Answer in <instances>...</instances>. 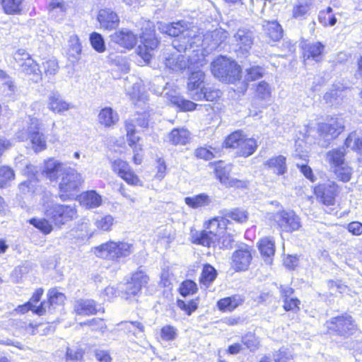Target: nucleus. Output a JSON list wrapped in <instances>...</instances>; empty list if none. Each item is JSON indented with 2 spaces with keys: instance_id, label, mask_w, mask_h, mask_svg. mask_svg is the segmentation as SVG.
<instances>
[{
  "instance_id": "2eb2a0df",
  "label": "nucleus",
  "mask_w": 362,
  "mask_h": 362,
  "mask_svg": "<svg viewBox=\"0 0 362 362\" xmlns=\"http://www.w3.org/2000/svg\"><path fill=\"white\" fill-rule=\"evenodd\" d=\"M105 310L99 308L96 300L90 298H79L74 301L72 313L78 317H90L103 313Z\"/></svg>"
},
{
  "instance_id": "c756f323",
  "label": "nucleus",
  "mask_w": 362,
  "mask_h": 362,
  "mask_svg": "<svg viewBox=\"0 0 362 362\" xmlns=\"http://www.w3.org/2000/svg\"><path fill=\"white\" fill-rule=\"evenodd\" d=\"M98 120L104 127H112L119 121V116L111 107H107L100 111Z\"/></svg>"
},
{
  "instance_id": "6e6552de",
  "label": "nucleus",
  "mask_w": 362,
  "mask_h": 362,
  "mask_svg": "<svg viewBox=\"0 0 362 362\" xmlns=\"http://www.w3.org/2000/svg\"><path fill=\"white\" fill-rule=\"evenodd\" d=\"M255 250L247 243L239 244L232 252L230 264L235 272H245L250 269L255 256Z\"/></svg>"
},
{
  "instance_id": "72a5a7b5",
  "label": "nucleus",
  "mask_w": 362,
  "mask_h": 362,
  "mask_svg": "<svg viewBox=\"0 0 362 362\" xmlns=\"http://www.w3.org/2000/svg\"><path fill=\"white\" fill-rule=\"evenodd\" d=\"M265 165L278 175H284L287 171L286 158L281 155L271 158Z\"/></svg>"
},
{
  "instance_id": "1a4fd4ad",
  "label": "nucleus",
  "mask_w": 362,
  "mask_h": 362,
  "mask_svg": "<svg viewBox=\"0 0 362 362\" xmlns=\"http://www.w3.org/2000/svg\"><path fill=\"white\" fill-rule=\"evenodd\" d=\"M45 214L57 228H61L62 226L78 216L77 209L74 205L61 204L51 205L46 209Z\"/></svg>"
},
{
  "instance_id": "bf43d9fd",
  "label": "nucleus",
  "mask_w": 362,
  "mask_h": 362,
  "mask_svg": "<svg viewBox=\"0 0 362 362\" xmlns=\"http://www.w3.org/2000/svg\"><path fill=\"white\" fill-rule=\"evenodd\" d=\"M267 30L268 35L274 41H276L282 37L281 28L276 21L269 23Z\"/></svg>"
},
{
  "instance_id": "9b49d317",
  "label": "nucleus",
  "mask_w": 362,
  "mask_h": 362,
  "mask_svg": "<svg viewBox=\"0 0 362 362\" xmlns=\"http://www.w3.org/2000/svg\"><path fill=\"white\" fill-rule=\"evenodd\" d=\"M150 282V277L147 273L139 267L132 272L129 279L127 281L125 293L127 296H135L141 292L143 288H148Z\"/></svg>"
},
{
  "instance_id": "a19ab883",
  "label": "nucleus",
  "mask_w": 362,
  "mask_h": 362,
  "mask_svg": "<svg viewBox=\"0 0 362 362\" xmlns=\"http://www.w3.org/2000/svg\"><path fill=\"white\" fill-rule=\"evenodd\" d=\"M198 286L197 283L192 279H185L182 281L177 289L178 293L182 297L193 296L198 292Z\"/></svg>"
},
{
  "instance_id": "b1692460",
  "label": "nucleus",
  "mask_w": 362,
  "mask_h": 362,
  "mask_svg": "<svg viewBox=\"0 0 362 362\" xmlns=\"http://www.w3.org/2000/svg\"><path fill=\"white\" fill-rule=\"evenodd\" d=\"M100 28L111 30L116 28L119 23L117 14L110 8L100 9L97 16Z\"/></svg>"
},
{
  "instance_id": "5701e85b",
  "label": "nucleus",
  "mask_w": 362,
  "mask_h": 362,
  "mask_svg": "<svg viewBox=\"0 0 362 362\" xmlns=\"http://www.w3.org/2000/svg\"><path fill=\"white\" fill-rule=\"evenodd\" d=\"M205 78L204 73L201 70L193 71L188 78L187 92L191 98L194 100H199L201 94L200 89Z\"/></svg>"
},
{
  "instance_id": "6e6d98bb",
  "label": "nucleus",
  "mask_w": 362,
  "mask_h": 362,
  "mask_svg": "<svg viewBox=\"0 0 362 362\" xmlns=\"http://www.w3.org/2000/svg\"><path fill=\"white\" fill-rule=\"evenodd\" d=\"M218 153L219 151L218 150L212 148L211 147H210V149L204 147H200L197 148L194 151V155L197 158L206 160H211Z\"/></svg>"
},
{
  "instance_id": "4d7b16f0",
  "label": "nucleus",
  "mask_w": 362,
  "mask_h": 362,
  "mask_svg": "<svg viewBox=\"0 0 362 362\" xmlns=\"http://www.w3.org/2000/svg\"><path fill=\"white\" fill-rule=\"evenodd\" d=\"M334 173L340 181H349L351 177L352 169L344 163L335 167Z\"/></svg>"
},
{
  "instance_id": "ddd939ff",
  "label": "nucleus",
  "mask_w": 362,
  "mask_h": 362,
  "mask_svg": "<svg viewBox=\"0 0 362 362\" xmlns=\"http://www.w3.org/2000/svg\"><path fill=\"white\" fill-rule=\"evenodd\" d=\"M344 129V122L341 118H332L327 122L318 126V134L326 143L336 139Z\"/></svg>"
},
{
  "instance_id": "cd10ccee",
  "label": "nucleus",
  "mask_w": 362,
  "mask_h": 362,
  "mask_svg": "<svg viewBox=\"0 0 362 362\" xmlns=\"http://www.w3.org/2000/svg\"><path fill=\"white\" fill-rule=\"evenodd\" d=\"M218 276V272L216 268L209 263L202 265L199 276V284L201 287L209 288L216 281Z\"/></svg>"
},
{
  "instance_id": "13d9d810",
  "label": "nucleus",
  "mask_w": 362,
  "mask_h": 362,
  "mask_svg": "<svg viewBox=\"0 0 362 362\" xmlns=\"http://www.w3.org/2000/svg\"><path fill=\"white\" fill-rule=\"evenodd\" d=\"M225 216L226 218H230L231 220L238 223H243L246 222L248 218L247 213L245 211L241 210L238 208L230 210Z\"/></svg>"
},
{
  "instance_id": "338daca9",
  "label": "nucleus",
  "mask_w": 362,
  "mask_h": 362,
  "mask_svg": "<svg viewBox=\"0 0 362 362\" xmlns=\"http://www.w3.org/2000/svg\"><path fill=\"white\" fill-rule=\"evenodd\" d=\"M94 356L97 362H112V357L107 350L95 349Z\"/></svg>"
},
{
  "instance_id": "aec40b11",
  "label": "nucleus",
  "mask_w": 362,
  "mask_h": 362,
  "mask_svg": "<svg viewBox=\"0 0 362 362\" xmlns=\"http://www.w3.org/2000/svg\"><path fill=\"white\" fill-rule=\"evenodd\" d=\"M111 40L122 47L132 49L137 42L136 35L127 28H122L110 35Z\"/></svg>"
},
{
  "instance_id": "3c124183",
  "label": "nucleus",
  "mask_w": 362,
  "mask_h": 362,
  "mask_svg": "<svg viewBox=\"0 0 362 362\" xmlns=\"http://www.w3.org/2000/svg\"><path fill=\"white\" fill-rule=\"evenodd\" d=\"M90 42L93 48L99 53H103L105 51V44L103 36L94 32L90 35Z\"/></svg>"
},
{
  "instance_id": "de8ad7c7",
  "label": "nucleus",
  "mask_w": 362,
  "mask_h": 362,
  "mask_svg": "<svg viewBox=\"0 0 362 362\" xmlns=\"http://www.w3.org/2000/svg\"><path fill=\"white\" fill-rule=\"evenodd\" d=\"M23 0H1L4 10L8 14L18 13L22 9Z\"/></svg>"
},
{
  "instance_id": "9d476101",
  "label": "nucleus",
  "mask_w": 362,
  "mask_h": 362,
  "mask_svg": "<svg viewBox=\"0 0 362 362\" xmlns=\"http://www.w3.org/2000/svg\"><path fill=\"white\" fill-rule=\"evenodd\" d=\"M340 193V188L336 182H320L313 187L316 200L323 206L335 205Z\"/></svg>"
},
{
  "instance_id": "7c9ffc66",
  "label": "nucleus",
  "mask_w": 362,
  "mask_h": 362,
  "mask_svg": "<svg viewBox=\"0 0 362 362\" xmlns=\"http://www.w3.org/2000/svg\"><path fill=\"white\" fill-rule=\"evenodd\" d=\"M323 50L324 45L319 42L305 44L303 47L304 59L312 58L315 61L319 62L322 58Z\"/></svg>"
},
{
  "instance_id": "79ce46f5",
  "label": "nucleus",
  "mask_w": 362,
  "mask_h": 362,
  "mask_svg": "<svg viewBox=\"0 0 362 362\" xmlns=\"http://www.w3.org/2000/svg\"><path fill=\"white\" fill-rule=\"evenodd\" d=\"M242 141L243 143L238 149L239 155L244 157L252 155L257 147L256 140L252 138H247L245 136Z\"/></svg>"
},
{
  "instance_id": "393cba45",
  "label": "nucleus",
  "mask_w": 362,
  "mask_h": 362,
  "mask_svg": "<svg viewBox=\"0 0 362 362\" xmlns=\"http://www.w3.org/2000/svg\"><path fill=\"white\" fill-rule=\"evenodd\" d=\"M66 296L64 293L61 292L57 287L50 288L47 292L45 306L47 312L53 313L58 307H63L65 305Z\"/></svg>"
},
{
  "instance_id": "c03bdc74",
  "label": "nucleus",
  "mask_w": 362,
  "mask_h": 362,
  "mask_svg": "<svg viewBox=\"0 0 362 362\" xmlns=\"http://www.w3.org/2000/svg\"><path fill=\"white\" fill-rule=\"evenodd\" d=\"M177 329L171 325H165L161 327L159 332V337L164 341H172L177 337Z\"/></svg>"
},
{
  "instance_id": "5fc2aeb1",
  "label": "nucleus",
  "mask_w": 362,
  "mask_h": 362,
  "mask_svg": "<svg viewBox=\"0 0 362 362\" xmlns=\"http://www.w3.org/2000/svg\"><path fill=\"white\" fill-rule=\"evenodd\" d=\"M81 326H87L94 331H104L107 329L105 320L101 317H95L80 323Z\"/></svg>"
},
{
  "instance_id": "e433bc0d",
  "label": "nucleus",
  "mask_w": 362,
  "mask_h": 362,
  "mask_svg": "<svg viewBox=\"0 0 362 362\" xmlns=\"http://www.w3.org/2000/svg\"><path fill=\"white\" fill-rule=\"evenodd\" d=\"M128 94L130 95L131 99L137 107H141L146 105L148 100V96L145 92L142 91L141 86L139 83H136L132 86V90H128Z\"/></svg>"
},
{
  "instance_id": "2f4dec72",
  "label": "nucleus",
  "mask_w": 362,
  "mask_h": 362,
  "mask_svg": "<svg viewBox=\"0 0 362 362\" xmlns=\"http://www.w3.org/2000/svg\"><path fill=\"white\" fill-rule=\"evenodd\" d=\"M168 138L173 145H185L190 139V133L184 128L174 129L168 134Z\"/></svg>"
},
{
  "instance_id": "4c0bfd02",
  "label": "nucleus",
  "mask_w": 362,
  "mask_h": 362,
  "mask_svg": "<svg viewBox=\"0 0 362 362\" xmlns=\"http://www.w3.org/2000/svg\"><path fill=\"white\" fill-rule=\"evenodd\" d=\"M210 202V197L204 193L185 198V203L192 209H198L208 206Z\"/></svg>"
},
{
  "instance_id": "864d4df0",
  "label": "nucleus",
  "mask_w": 362,
  "mask_h": 362,
  "mask_svg": "<svg viewBox=\"0 0 362 362\" xmlns=\"http://www.w3.org/2000/svg\"><path fill=\"white\" fill-rule=\"evenodd\" d=\"M48 10L53 17L58 14L62 16L66 10L64 0H49Z\"/></svg>"
},
{
  "instance_id": "774afa93",
  "label": "nucleus",
  "mask_w": 362,
  "mask_h": 362,
  "mask_svg": "<svg viewBox=\"0 0 362 362\" xmlns=\"http://www.w3.org/2000/svg\"><path fill=\"white\" fill-rule=\"evenodd\" d=\"M15 178L13 170L7 165L0 167V181H10Z\"/></svg>"
},
{
  "instance_id": "58836bf2",
  "label": "nucleus",
  "mask_w": 362,
  "mask_h": 362,
  "mask_svg": "<svg viewBox=\"0 0 362 362\" xmlns=\"http://www.w3.org/2000/svg\"><path fill=\"white\" fill-rule=\"evenodd\" d=\"M28 223L45 235L51 233L54 226L51 221L45 218H32Z\"/></svg>"
},
{
  "instance_id": "8fccbe9b",
  "label": "nucleus",
  "mask_w": 362,
  "mask_h": 362,
  "mask_svg": "<svg viewBox=\"0 0 362 362\" xmlns=\"http://www.w3.org/2000/svg\"><path fill=\"white\" fill-rule=\"evenodd\" d=\"M170 101L173 104L179 107L181 110L184 111H191L195 109L197 104L185 100L181 96H173L170 99Z\"/></svg>"
},
{
  "instance_id": "f3484780",
  "label": "nucleus",
  "mask_w": 362,
  "mask_h": 362,
  "mask_svg": "<svg viewBox=\"0 0 362 362\" xmlns=\"http://www.w3.org/2000/svg\"><path fill=\"white\" fill-rule=\"evenodd\" d=\"M278 227L284 232L292 233L298 230L300 227V222L298 216L292 211H281L277 214Z\"/></svg>"
},
{
  "instance_id": "f8f14e48",
  "label": "nucleus",
  "mask_w": 362,
  "mask_h": 362,
  "mask_svg": "<svg viewBox=\"0 0 362 362\" xmlns=\"http://www.w3.org/2000/svg\"><path fill=\"white\" fill-rule=\"evenodd\" d=\"M279 291L284 311L293 314L298 313L300 310L301 300L294 296L295 289L289 285L281 284L279 286Z\"/></svg>"
},
{
  "instance_id": "e2e57ef3",
  "label": "nucleus",
  "mask_w": 362,
  "mask_h": 362,
  "mask_svg": "<svg viewBox=\"0 0 362 362\" xmlns=\"http://www.w3.org/2000/svg\"><path fill=\"white\" fill-rule=\"evenodd\" d=\"M243 344L250 350L257 349L259 346L258 338L252 332H247L243 337Z\"/></svg>"
},
{
  "instance_id": "6ab92c4d",
  "label": "nucleus",
  "mask_w": 362,
  "mask_h": 362,
  "mask_svg": "<svg viewBox=\"0 0 362 362\" xmlns=\"http://www.w3.org/2000/svg\"><path fill=\"white\" fill-rule=\"evenodd\" d=\"M142 45L138 47V54L145 62H148L152 57V52L157 48L158 41L154 33H143L141 36Z\"/></svg>"
},
{
  "instance_id": "a211bd4d",
  "label": "nucleus",
  "mask_w": 362,
  "mask_h": 362,
  "mask_svg": "<svg viewBox=\"0 0 362 362\" xmlns=\"http://www.w3.org/2000/svg\"><path fill=\"white\" fill-rule=\"evenodd\" d=\"M257 247L266 264L272 265L276 252L275 241L273 238L264 236L258 240Z\"/></svg>"
},
{
  "instance_id": "052dcab7",
  "label": "nucleus",
  "mask_w": 362,
  "mask_h": 362,
  "mask_svg": "<svg viewBox=\"0 0 362 362\" xmlns=\"http://www.w3.org/2000/svg\"><path fill=\"white\" fill-rule=\"evenodd\" d=\"M114 224V218L111 215H106L95 221L96 228L101 231H110Z\"/></svg>"
},
{
  "instance_id": "680f3d73",
  "label": "nucleus",
  "mask_w": 362,
  "mask_h": 362,
  "mask_svg": "<svg viewBox=\"0 0 362 362\" xmlns=\"http://www.w3.org/2000/svg\"><path fill=\"white\" fill-rule=\"evenodd\" d=\"M256 96L262 100H267L271 96V88L265 81L259 82L255 88Z\"/></svg>"
},
{
  "instance_id": "09e8293b",
  "label": "nucleus",
  "mask_w": 362,
  "mask_h": 362,
  "mask_svg": "<svg viewBox=\"0 0 362 362\" xmlns=\"http://www.w3.org/2000/svg\"><path fill=\"white\" fill-rule=\"evenodd\" d=\"M199 94H201L199 100H206L207 101H214L221 96V93L218 89L214 87L203 86V88L200 89Z\"/></svg>"
},
{
  "instance_id": "0e129e2a",
  "label": "nucleus",
  "mask_w": 362,
  "mask_h": 362,
  "mask_svg": "<svg viewBox=\"0 0 362 362\" xmlns=\"http://www.w3.org/2000/svg\"><path fill=\"white\" fill-rule=\"evenodd\" d=\"M71 54L77 59L81 52V45L77 35H72L69 40Z\"/></svg>"
},
{
  "instance_id": "603ef678",
  "label": "nucleus",
  "mask_w": 362,
  "mask_h": 362,
  "mask_svg": "<svg viewBox=\"0 0 362 362\" xmlns=\"http://www.w3.org/2000/svg\"><path fill=\"white\" fill-rule=\"evenodd\" d=\"M230 167L225 165L222 161L215 165L214 173L217 179L220 181H226L229 179Z\"/></svg>"
},
{
  "instance_id": "bb28decb",
  "label": "nucleus",
  "mask_w": 362,
  "mask_h": 362,
  "mask_svg": "<svg viewBox=\"0 0 362 362\" xmlns=\"http://www.w3.org/2000/svg\"><path fill=\"white\" fill-rule=\"evenodd\" d=\"M47 106L49 110L54 113H62L74 107V105L66 101L57 93H52L49 95Z\"/></svg>"
},
{
  "instance_id": "69168bd1",
  "label": "nucleus",
  "mask_w": 362,
  "mask_h": 362,
  "mask_svg": "<svg viewBox=\"0 0 362 362\" xmlns=\"http://www.w3.org/2000/svg\"><path fill=\"white\" fill-rule=\"evenodd\" d=\"M62 180L72 181L81 179V175L74 169L64 164Z\"/></svg>"
},
{
  "instance_id": "a878e982",
  "label": "nucleus",
  "mask_w": 362,
  "mask_h": 362,
  "mask_svg": "<svg viewBox=\"0 0 362 362\" xmlns=\"http://www.w3.org/2000/svg\"><path fill=\"white\" fill-rule=\"evenodd\" d=\"M236 47L243 53L247 52L253 45L254 36L251 30L246 28L238 29L233 36Z\"/></svg>"
},
{
  "instance_id": "ea45409f",
  "label": "nucleus",
  "mask_w": 362,
  "mask_h": 362,
  "mask_svg": "<svg viewBox=\"0 0 362 362\" xmlns=\"http://www.w3.org/2000/svg\"><path fill=\"white\" fill-rule=\"evenodd\" d=\"M199 297L190 299L187 302L182 299L176 300L177 306L187 316H190L199 308Z\"/></svg>"
},
{
  "instance_id": "f03ea898",
  "label": "nucleus",
  "mask_w": 362,
  "mask_h": 362,
  "mask_svg": "<svg viewBox=\"0 0 362 362\" xmlns=\"http://www.w3.org/2000/svg\"><path fill=\"white\" fill-rule=\"evenodd\" d=\"M229 223L226 216L211 217L204 221L202 230H191L190 242L206 248L230 249L235 240L233 234L226 232Z\"/></svg>"
},
{
  "instance_id": "f704fd0d",
  "label": "nucleus",
  "mask_w": 362,
  "mask_h": 362,
  "mask_svg": "<svg viewBox=\"0 0 362 362\" xmlns=\"http://www.w3.org/2000/svg\"><path fill=\"white\" fill-rule=\"evenodd\" d=\"M78 189L73 182H60L59 197L62 200L66 201L74 199L78 197Z\"/></svg>"
},
{
  "instance_id": "20e7f679",
  "label": "nucleus",
  "mask_w": 362,
  "mask_h": 362,
  "mask_svg": "<svg viewBox=\"0 0 362 362\" xmlns=\"http://www.w3.org/2000/svg\"><path fill=\"white\" fill-rule=\"evenodd\" d=\"M144 112H136V114L132 118L125 122V130L127 132V140L129 146L133 150V161L136 165H139L142 162V146L138 142L140 137L135 134L136 124L140 127H147L151 117V113L148 107H144Z\"/></svg>"
},
{
  "instance_id": "c9c22d12",
  "label": "nucleus",
  "mask_w": 362,
  "mask_h": 362,
  "mask_svg": "<svg viewBox=\"0 0 362 362\" xmlns=\"http://www.w3.org/2000/svg\"><path fill=\"white\" fill-rule=\"evenodd\" d=\"M29 310H31L34 314L42 316L47 313V308L45 306V300L42 301L38 306L30 305V302H26L22 305H18L15 308V311L20 314H25Z\"/></svg>"
},
{
  "instance_id": "473e14b6",
  "label": "nucleus",
  "mask_w": 362,
  "mask_h": 362,
  "mask_svg": "<svg viewBox=\"0 0 362 362\" xmlns=\"http://www.w3.org/2000/svg\"><path fill=\"white\" fill-rule=\"evenodd\" d=\"M80 202L87 209H94L101 205L102 198L95 191L90 190L80 196Z\"/></svg>"
},
{
  "instance_id": "37998d69",
  "label": "nucleus",
  "mask_w": 362,
  "mask_h": 362,
  "mask_svg": "<svg viewBox=\"0 0 362 362\" xmlns=\"http://www.w3.org/2000/svg\"><path fill=\"white\" fill-rule=\"evenodd\" d=\"M345 155V151L344 148L333 149L326 154V160L329 163L334 165V167H337L340 165L344 164V157Z\"/></svg>"
},
{
  "instance_id": "4468645a",
  "label": "nucleus",
  "mask_w": 362,
  "mask_h": 362,
  "mask_svg": "<svg viewBox=\"0 0 362 362\" xmlns=\"http://www.w3.org/2000/svg\"><path fill=\"white\" fill-rule=\"evenodd\" d=\"M40 126L41 122L37 118H30L28 128V139L32 144V148L36 153L45 151L47 148L46 136L39 131Z\"/></svg>"
},
{
  "instance_id": "423d86ee",
  "label": "nucleus",
  "mask_w": 362,
  "mask_h": 362,
  "mask_svg": "<svg viewBox=\"0 0 362 362\" xmlns=\"http://www.w3.org/2000/svg\"><path fill=\"white\" fill-rule=\"evenodd\" d=\"M94 252L98 256L118 262L131 255L133 245L124 241L109 240L95 247Z\"/></svg>"
},
{
  "instance_id": "4be33fe9",
  "label": "nucleus",
  "mask_w": 362,
  "mask_h": 362,
  "mask_svg": "<svg viewBox=\"0 0 362 362\" xmlns=\"http://www.w3.org/2000/svg\"><path fill=\"white\" fill-rule=\"evenodd\" d=\"M245 301L244 297L240 294H233L218 299L216 306L222 313H232L241 306Z\"/></svg>"
},
{
  "instance_id": "a18cd8bd",
  "label": "nucleus",
  "mask_w": 362,
  "mask_h": 362,
  "mask_svg": "<svg viewBox=\"0 0 362 362\" xmlns=\"http://www.w3.org/2000/svg\"><path fill=\"white\" fill-rule=\"evenodd\" d=\"M344 145L346 148H350L357 151L362 158V141L360 139L356 132H351L346 139Z\"/></svg>"
},
{
  "instance_id": "0eeeda50",
  "label": "nucleus",
  "mask_w": 362,
  "mask_h": 362,
  "mask_svg": "<svg viewBox=\"0 0 362 362\" xmlns=\"http://www.w3.org/2000/svg\"><path fill=\"white\" fill-rule=\"evenodd\" d=\"M214 76L225 83H233L240 78V68L236 62L226 57L220 56L211 63Z\"/></svg>"
},
{
  "instance_id": "f257e3e1",
  "label": "nucleus",
  "mask_w": 362,
  "mask_h": 362,
  "mask_svg": "<svg viewBox=\"0 0 362 362\" xmlns=\"http://www.w3.org/2000/svg\"><path fill=\"white\" fill-rule=\"evenodd\" d=\"M187 28V22L180 21L170 24L160 23L158 29L170 36L178 37L173 42V47L167 49L163 53V62L165 67L173 71H182L192 64H200L202 61L199 56L193 52L194 47H190L191 40L187 42V36L182 30Z\"/></svg>"
},
{
  "instance_id": "dca6fc26",
  "label": "nucleus",
  "mask_w": 362,
  "mask_h": 362,
  "mask_svg": "<svg viewBox=\"0 0 362 362\" xmlns=\"http://www.w3.org/2000/svg\"><path fill=\"white\" fill-rule=\"evenodd\" d=\"M13 57L18 64L20 70L25 74L38 75L40 73L38 64L25 49H20L17 50Z\"/></svg>"
},
{
  "instance_id": "49530a36",
  "label": "nucleus",
  "mask_w": 362,
  "mask_h": 362,
  "mask_svg": "<svg viewBox=\"0 0 362 362\" xmlns=\"http://www.w3.org/2000/svg\"><path fill=\"white\" fill-rule=\"evenodd\" d=\"M245 137L242 131H235L230 134L225 140L224 145L226 148H233L238 149L240 144L243 143V139Z\"/></svg>"
},
{
  "instance_id": "412c9836",
  "label": "nucleus",
  "mask_w": 362,
  "mask_h": 362,
  "mask_svg": "<svg viewBox=\"0 0 362 362\" xmlns=\"http://www.w3.org/2000/svg\"><path fill=\"white\" fill-rule=\"evenodd\" d=\"M64 164L54 158L45 160L42 174L50 180H61L63 174Z\"/></svg>"
},
{
  "instance_id": "c85d7f7f",
  "label": "nucleus",
  "mask_w": 362,
  "mask_h": 362,
  "mask_svg": "<svg viewBox=\"0 0 362 362\" xmlns=\"http://www.w3.org/2000/svg\"><path fill=\"white\" fill-rule=\"evenodd\" d=\"M112 168L124 181H135L138 180L136 175L131 170L129 164L121 159H117L112 162Z\"/></svg>"
},
{
  "instance_id": "39448f33",
  "label": "nucleus",
  "mask_w": 362,
  "mask_h": 362,
  "mask_svg": "<svg viewBox=\"0 0 362 362\" xmlns=\"http://www.w3.org/2000/svg\"><path fill=\"white\" fill-rule=\"evenodd\" d=\"M327 333L346 339L358 330L354 317L344 313L325 322Z\"/></svg>"
},
{
  "instance_id": "7ed1b4c3",
  "label": "nucleus",
  "mask_w": 362,
  "mask_h": 362,
  "mask_svg": "<svg viewBox=\"0 0 362 362\" xmlns=\"http://www.w3.org/2000/svg\"><path fill=\"white\" fill-rule=\"evenodd\" d=\"M184 35L187 36V42L191 40L190 47H194L193 52H196V56H199L203 61V49H206L205 45L209 50L216 49L228 37V33L222 28L216 29L210 34L202 36L197 34V28H189L187 23V28L182 30Z\"/></svg>"
}]
</instances>
